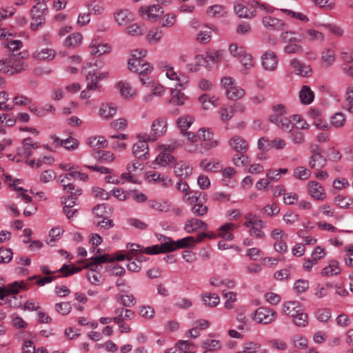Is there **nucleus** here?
<instances>
[{"mask_svg":"<svg viewBox=\"0 0 353 353\" xmlns=\"http://www.w3.org/2000/svg\"><path fill=\"white\" fill-rule=\"evenodd\" d=\"M27 66V64L21 58L15 55L0 60V71L9 74L19 73L25 70Z\"/></svg>","mask_w":353,"mask_h":353,"instance_id":"obj_1","label":"nucleus"},{"mask_svg":"<svg viewBox=\"0 0 353 353\" xmlns=\"http://www.w3.org/2000/svg\"><path fill=\"white\" fill-rule=\"evenodd\" d=\"M168 130V120L164 117L155 119L151 124L150 134H143V138L150 141H155L163 136Z\"/></svg>","mask_w":353,"mask_h":353,"instance_id":"obj_2","label":"nucleus"},{"mask_svg":"<svg viewBox=\"0 0 353 353\" xmlns=\"http://www.w3.org/2000/svg\"><path fill=\"white\" fill-rule=\"evenodd\" d=\"M48 10L47 6L44 3H38L31 8L32 21L30 28L37 30L39 26L46 23L45 11Z\"/></svg>","mask_w":353,"mask_h":353,"instance_id":"obj_3","label":"nucleus"},{"mask_svg":"<svg viewBox=\"0 0 353 353\" xmlns=\"http://www.w3.org/2000/svg\"><path fill=\"white\" fill-rule=\"evenodd\" d=\"M88 179V174L72 170L68 173L60 175L59 178L60 183L63 186V189L66 192L77 189L73 183L66 182V180L70 181L72 179H78L81 181H85Z\"/></svg>","mask_w":353,"mask_h":353,"instance_id":"obj_4","label":"nucleus"},{"mask_svg":"<svg viewBox=\"0 0 353 353\" xmlns=\"http://www.w3.org/2000/svg\"><path fill=\"white\" fill-rule=\"evenodd\" d=\"M276 318V311L267 307H260L254 313V320L260 324L271 323L275 321Z\"/></svg>","mask_w":353,"mask_h":353,"instance_id":"obj_5","label":"nucleus"},{"mask_svg":"<svg viewBox=\"0 0 353 353\" xmlns=\"http://www.w3.org/2000/svg\"><path fill=\"white\" fill-rule=\"evenodd\" d=\"M41 271L47 275H51L57 272L62 274V276L64 277H68V276L76 274L81 270V268L74 266V265H69L64 264L61 268H59L57 271H51L49 269L48 265H41L40 266Z\"/></svg>","mask_w":353,"mask_h":353,"instance_id":"obj_6","label":"nucleus"},{"mask_svg":"<svg viewBox=\"0 0 353 353\" xmlns=\"http://www.w3.org/2000/svg\"><path fill=\"white\" fill-rule=\"evenodd\" d=\"M140 139L135 143L132 147L134 155L139 159H147L148 157V139H143V135H139Z\"/></svg>","mask_w":353,"mask_h":353,"instance_id":"obj_7","label":"nucleus"},{"mask_svg":"<svg viewBox=\"0 0 353 353\" xmlns=\"http://www.w3.org/2000/svg\"><path fill=\"white\" fill-rule=\"evenodd\" d=\"M228 143L234 152L239 154H245L249 148L248 141L239 135L232 136L230 139Z\"/></svg>","mask_w":353,"mask_h":353,"instance_id":"obj_8","label":"nucleus"},{"mask_svg":"<svg viewBox=\"0 0 353 353\" xmlns=\"http://www.w3.org/2000/svg\"><path fill=\"white\" fill-rule=\"evenodd\" d=\"M128 68L130 70L139 74L150 73L152 68L148 63L144 61L143 59H131L128 61Z\"/></svg>","mask_w":353,"mask_h":353,"instance_id":"obj_9","label":"nucleus"},{"mask_svg":"<svg viewBox=\"0 0 353 353\" xmlns=\"http://www.w3.org/2000/svg\"><path fill=\"white\" fill-rule=\"evenodd\" d=\"M146 176L150 182L158 183L165 188L170 187L173 183L172 180L168 175L155 171L148 172Z\"/></svg>","mask_w":353,"mask_h":353,"instance_id":"obj_10","label":"nucleus"},{"mask_svg":"<svg viewBox=\"0 0 353 353\" xmlns=\"http://www.w3.org/2000/svg\"><path fill=\"white\" fill-rule=\"evenodd\" d=\"M262 24L270 30L282 31L285 28L283 20L271 16H265L262 19Z\"/></svg>","mask_w":353,"mask_h":353,"instance_id":"obj_11","label":"nucleus"},{"mask_svg":"<svg viewBox=\"0 0 353 353\" xmlns=\"http://www.w3.org/2000/svg\"><path fill=\"white\" fill-rule=\"evenodd\" d=\"M208 228V226L205 222L196 218L188 219L183 227L184 230L188 234L194 233L199 230L205 231Z\"/></svg>","mask_w":353,"mask_h":353,"instance_id":"obj_12","label":"nucleus"},{"mask_svg":"<svg viewBox=\"0 0 353 353\" xmlns=\"http://www.w3.org/2000/svg\"><path fill=\"white\" fill-rule=\"evenodd\" d=\"M262 66L267 71H274L278 65V58L274 52L268 51L261 57Z\"/></svg>","mask_w":353,"mask_h":353,"instance_id":"obj_13","label":"nucleus"},{"mask_svg":"<svg viewBox=\"0 0 353 353\" xmlns=\"http://www.w3.org/2000/svg\"><path fill=\"white\" fill-rule=\"evenodd\" d=\"M310 195L315 200H323L325 198L324 188L315 181H310L307 184Z\"/></svg>","mask_w":353,"mask_h":353,"instance_id":"obj_14","label":"nucleus"},{"mask_svg":"<svg viewBox=\"0 0 353 353\" xmlns=\"http://www.w3.org/2000/svg\"><path fill=\"white\" fill-rule=\"evenodd\" d=\"M114 313L115 316L113 318V321L117 324H121L125 321H129L134 318V312L124 307H118L114 310Z\"/></svg>","mask_w":353,"mask_h":353,"instance_id":"obj_15","label":"nucleus"},{"mask_svg":"<svg viewBox=\"0 0 353 353\" xmlns=\"http://www.w3.org/2000/svg\"><path fill=\"white\" fill-rule=\"evenodd\" d=\"M38 148L37 143L32 142V139L28 137L23 139L22 146L17 149V154L23 157H29L32 154V149Z\"/></svg>","mask_w":353,"mask_h":353,"instance_id":"obj_16","label":"nucleus"},{"mask_svg":"<svg viewBox=\"0 0 353 353\" xmlns=\"http://www.w3.org/2000/svg\"><path fill=\"white\" fill-rule=\"evenodd\" d=\"M115 21L119 26H126L133 20V14L127 9H121L114 12Z\"/></svg>","mask_w":353,"mask_h":353,"instance_id":"obj_17","label":"nucleus"},{"mask_svg":"<svg viewBox=\"0 0 353 353\" xmlns=\"http://www.w3.org/2000/svg\"><path fill=\"white\" fill-rule=\"evenodd\" d=\"M234 12L240 18H252L256 12L254 10H250L245 4L237 2L234 4Z\"/></svg>","mask_w":353,"mask_h":353,"instance_id":"obj_18","label":"nucleus"},{"mask_svg":"<svg viewBox=\"0 0 353 353\" xmlns=\"http://www.w3.org/2000/svg\"><path fill=\"white\" fill-rule=\"evenodd\" d=\"M55 54L56 52L53 49L46 48L37 50L32 53V57L34 59L37 60L50 61L54 59Z\"/></svg>","mask_w":353,"mask_h":353,"instance_id":"obj_19","label":"nucleus"},{"mask_svg":"<svg viewBox=\"0 0 353 353\" xmlns=\"http://www.w3.org/2000/svg\"><path fill=\"white\" fill-rule=\"evenodd\" d=\"M90 54L94 57H99L101 55L109 53L111 47L108 43H98L97 41H92L90 45Z\"/></svg>","mask_w":353,"mask_h":353,"instance_id":"obj_20","label":"nucleus"},{"mask_svg":"<svg viewBox=\"0 0 353 353\" xmlns=\"http://www.w3.org/2000/svg\"><path fill=\"white\" fill-rule=\"evenodd\" d=\"M174 172L178 176L188 177L192 174V168L188 163L180 161L175 163Z\"/></svg>","mask_w":353,"mask_h":353,"instance_id":"obj_21","label":"nucleus"},{"mask_svg":"<svg viewBox=\"0 0 353 353\" xmlns=\"http://www.w3.org/2000/svg\"><path fill=\"white\" fill-rule=\"evenodd\" d=\"M68 192L70 193V195L67 197H63L61 199V203L64 205L63 208H72L76 203L77 196L81 194L82 190L80 188H77V189L70 190Z\"/></svg>","mask_w":353,"mask_h":353,"instance_id":"obj_22","label":"nucleus"},{"mask_svg":"<svg viewBox=\"0 0 353 353\" xmlns=\"http://www.w3.org/2000/svg\"><path fill=\"white\" fill-rule=\"evenodd\" d=\"M140 10L143 13H145L148 19L152 20H157L163 13V10L159 5H153L148 8H141Z\"/></svg>","mask_w":353,"mask_h":353,"instance_id":"obj_23","label":"nucleus"},{"mask_svg":"<svg viewBox=\"0 0 353 353\" xmlns=\"http://www.w3.org/2000/svg\"><path fill=\"white\" fill-rule=\"evenodd\" d=\"M117 108L112 103L102 104L99 108V115L105 119H112L117 113Z\"/></svg>","mask_w":353,"mask_h":353,"instance_id":"obj_24","label":"nucleus"},{"mask_svg":"<svg viewBox=\"0 0 353 353\" xmlns=\"http://www.w3.org/2000/svg\"><path fill=\"white\" fill-rule=\"evenodd\" d=\"M272 113L269 117V120L271 123L276 122L278 119L285 116L286 108L283 104H277L273 105L272 108Z\"/></svg>","mask_w":353,"mask_h":353,"instance_id":"obj_25","label":"nucleus"},{"mask_svg":"<svg viewBox=\"0 0 353 353\" xmlns=\"http://www.w3.org/2000/svg\"><path fill=\"white\" fill-rule=\"evenodd\" d=\"M301 310L298 301H288L283 304V311L287 315L292 318Z\"/></svg>","mask_w":353,"mask_h":353,"instance_id":"obj_26","label":"nucleus"},{"mask_svg":"<svg viewBox=\"0 0 353 353\" xmlns=\"http://www.w3.org/2000/svg\"><path fill=\"white\" fill-rule=\"evenodd\" d=\"M148 206L159 212H166L171 210V204L167 201L151 199L148 202Z\"/></svg>","mask_w":353,"mask_h":353,"instance_id":"obj_27","label":"nucleus"},{"mask_svg":"<svg viewBox=\"0 0 353 353\" xmlns=\"http://www.w3.org/2000/svg\"><path fill=\"white\" fill-rule=\"evenodd\" d=\"M299 98L302 103L310 104L314 99V94L307 85H303L299 92Z\"/></svg>","mask_w":353,"mask_h":353,"instance_id":"obj_28","label":"nucleus"},{"mask_svg":"<svg viewBox=\"0 0 353 353\" xmlns=\"http://www.w3.org/2000/svg\"><path fill=\"white\" fill-rule=\"evenodd\" d=\"M237 228V225L232 223H226L219 228V236L224 239L231 241L234 239V235L229 231Z\"/></svg>","mask_w":353,"mask_h":353,"instance_id":"obj_29","label":"nucleus"},{"mask_svg":"<svg viewBox=\"0 0 353 353\" xmlns=\"http://www.w3.org/2000/svg\"><path fill=\"white\" fill-rule=\"evenodd\" d=\"M83 37L79 32H74L68 35L65 41L64 45L68 48H76L81 45Z\"/></svg>","mask_w":353,"mask_h":353,"instance_id":"obj_30","label":"nucleus"},{"mask_svg":"<svg viewBox=\"0 0 353 353\" xmlns=\"http://www.w3.org/2000/svg\"><path fill=\"white\" fill-rule=\"evenodd\" d=\"M171 99L170 102L176 105H182L187 101L188 97L181 90L177 89L171 90Z\"/></svg>","mask_w":353,"mask_h":353,"instance_id":"obj_31","label":"nucleus"},{"mask_svg":"<svg viewBox=\"0 0 353 353\" xmlns=\"http://www.w3.org/2000/svg\"><path fill=\"white\" fill-rule=\"evenodd\" d=\"M90 259L92 261L88 262L85 265V267H94L95 268H98V266L101 263L114 261V259L106 254L91 257Z\"/></svg>","mask_w":353,"mask_h":353,"instance_id":"obj_32","label":"nucleus"},{"mask_svg":"<svg viewBox=\"0 0 353 353\" xmlns=\"http://www.w3.org/2000/svg\"><path fill=\"white\" fill-rule=\"evenodd\" d=\"M88 269L86 274V277L88 281L94 285H99L101 283V274L99 272L97 271V268L94 267H85Z\"/></svg>","mask_w":353,"mask_h":353,"instance_id":"obj_33","label":"nucleus"},{"mask_svg":"<svg viewBox=\"0 0 353 353\" xmlns=\"http://www.w3.org/2000/svg\"><path fill=\"white\" fill-rule=\"evenodd\" d=\"M341 272L339 264L336 261H332L330 264L322 270V275L324 276H332L337 275Z\"/></svg>","mask_w":353,"mask_h":353,"instance_id":"obj_34","label":"nucleus"},{"mask_svg":"<svg viewBox=\"0 0 353 353\" xmlns=\"http://www.w3.org/2000/svg\"><path fill=\"white\" fill-rule=\"evenodd\" d=\"M281 39L288 43H300L302 36L297 32L293 31H285L281 34Z\"/></svg>","mask_w":353,"mask_h":353,"instance_id":"obj_35","label":"nucleus"},{"mask_svg":"<svg viewBox=\"0 0 353 353\" xmlns=\"http://www.w3.org/2000/svg\"><path fill=\"white\" fill-rule=\"evenodd\" d=\"M226 97L231 100H236L242 98L245 95V91L243 88L235 85L234 84L228 88L225 92Z\"/></svg>","mask_w":353,"mask_h":353,"instance_id":"obj_36","label":"nucleus"},{"mask_svg":"<svg viewBox=\"0 0 353 353\" xmlns=\"http://www.w3.org/2000/svg\"><path fill=\"white\" fill-rule=\"evenodd\" d=\"M117 86L120 89L121 95L125 98L133 97L137 94L136 90L133 89L128 83L120 81L117 83Z\"/></svg>","mask_w":353,"mask_h":353,"instance_id":"obj_37","label":"nucleus"},{"mask_svg":"<svg viewBox=\"0 0 353 353\" xmlns=\"http://www.w3.org/2000/svg\"><path fill=\"white\" fill-rule=\"evenodd\" d=\"M100 79L101 76H98L97 72H89L86 76L88 81L87 89L88 91L97 90L99 88L98 81Z\"/></svg>","mask_w":353,"mask_h":353,"instance_id":"obj_38","label":"nucleus"},{"mask_svg":"<svg viewBox=\"0 0 353 353\" xmlns=\"http://www.w3.org/2000/svg\"><path fill=\"white\" fill-rule=\"evenodd\" d=\"M326 164V159L322 155H312L310 158L309 165L312 169L321 170Z\"/></svg>","mask_w":353,"mask_h":353,"instance_id":"obj_39","label":"nucleus"},{"mask_svg":"<svg viewBox=\"0 0 353 353\" xmlns=\"http://www.w3.org/2000/svg\"><path fill=\"white\" fill-rule=\"evenodd\" d=\"M14 34L9 38H1L3 39V45L12 51H17L22 48V42L19 40L13 39Z\"/></svg>","mask_w":353,"mask_h":353,"instance_id":"obj_40","label":"nucleus"},{"mask_svg":"<svg viewBox=\"0 0 353 353\" xmlns=\"http://www.w3.org/2000/svg\"><path fill=\"white\" fill-rule=\"evenodd\" d=\"M202 300L205 305L215 307L220 303L219 296L215 293H205L202 295Z\"/></svg>","mask_w":353,"mask_h":353,"instance_id":"obj_41","label":"nucleus"},{"mask_svg":"<svg viewBox=\"0 0 353 353\" xmlns=\"http://www.w3.org/2000/svg\"><path fill=\"white\" fill-rule=\"evenodd\" d=\"M87 143L91 147L94 148H106L108 145V141L105 137L101 136L91 137L88 139Z\"/></svg>","mask_w":353,"mask_h":353,"instance_id":"obj_42","label":"nucleus"},{"mask_svg":"<svg viewBox=\"0 0 353 353\" xmlns=\"http://www.w3.org/2000/svg\"><path fill=\"white\" fill-rule=\"evenodd\" d=\"M194 121V119L188 115L180 117L176 121L178 127L181 130V133H184L188 128L190 127Z\"/></svg>","mask_w":353,"mask_h":353,"instance_id":"obj_43","label":"nucleus"},{"mask_svg":"<svg viewBox=\"0 0 353 353\" xmlns=\"http://www.w3.org/2000/svg\"><path fill=\"white\" fill-rule=\"evenodd\" d=\"M207 13L213 17H222L227 14L226 9L221 5H214L209 7Z\"/></svg>","mask_w":353,"mask_h":353,"instance_id":"obj_44","label":"nucleus"},{"mask_svg":"<svg viewBox=\"0 0 353 353\" xmlns=\"http://www.w3.org/2000/svg\"><path fill=\"white\" fill-rule=\"evenodd\" d=\"M335 61V52L333 50H326L322 52L321 62L324 67L331 65Z\"/></svg>","mask_w":353,"mask_h":353,"instance_id":"obj_45","label":"nucleus"},{"mask_svg":"<svg viewBox=\"0 0 353 353\" xmlns=\"http://www.w3.org/2000/svg\"><path fill=\"white\" fill-rule=\"evenodd\" d=\"M294 323L299 327H305L308 323V316L302 310H300L293 317Z\"/></svg>","mask_w":353,"mask_h":353,"instance_id":"obj_46","label":"nucleus"},{"mask_svg":"<svg viewBox=\"0 0 353 353\" xmlns=\"http://www.w3.org/2000/svg\"><path fill=\"white\" fill-rule=\"evenodd\" d=\"M165 75L167 78H168L169 79L172 81H176V85H179L180 87H183V84L188 83L187 78L184 77L183 79H181L179 77V74L174 70L173 67L168 68L167 72L165 73Z\"/></svg>","mask_w":353,"mask_h":353,"instance_id":"obj_47","label":"nucleus"},{"mask_svg":"<svg viewBox=\"0 0 353 353\" xmlns=\"http://www.w3.org/2000/svg\"><path fill=\"white\" fill-rule=\"evenodd\" d=\"M196 243L194 236H186L176 241L177 249L192 248Z\"/></svg>","mask_w":353,"mask_h":353,"instance_id":"obj_48","label":"nucleus"},{"mask_svg":"<svg viewBox=\"0 0 353 353\" xmlns=\"http://www.w3.org/2000/svg\"><path fill=\"white\" fill-rule=\"evenodd\" d=\"M61 146L67 150H75L79 146V141L74 137H70L62 139Z\"/></svg>","mask_w":353,"mask_h":353,"instance_id":"obj_49","label":"nucleus"},{"mask_svg":"<svg viewBox=\"0 0 353 353\" xmlns=\"http://www.w3.org/2000/svg\"><path fill=\"white\" fill-rule=\"evenodd\" d=\"M174 161V157L168 152H162L156 158L155 161L158 165L165 167Z\"/></svg>","mask_w":353,"mask_h":353,"instance_id":"obj_50","label":"nucleus"},{"mask_svg":"<svg viewBox=\"0 0 353 353\" xmlns=\"http://www.w3.org/2000/svg\"><path fill=\"white\" fill-rule=\"evenodd\" d=\"M290 134L289 136L290 139H291L292 141L295 144H302L305 141V136L304 134L299 130L298 129H295L293 127L290 130Z\"/></svg>","mask_w":353,"mask_h":353,"instance_id":"obj_51","label":"nucleus"},{"mask_svg":"<svg viewBox=\"0 0 353 353\" xmlns=\"http://www.w3.org/2000/svg\"><path fill=\"white\" fill-rule=\"evenodd\" d=\"M6 291H7V296L10 294H16L19 293L20 289L25 288V284L23 281H14L12 283L4 285Z\"/></svg>","mask_w":353,"mask_h":353,"instance_id":"obj_52","label":"nucleus"},{"mask_svg":"<svg viewBox=\"0 0 353 353\" xmlns=\"http://www.w3.org/2000/svg\"><path fill=\"white\" fill-rule=\"evenodd\" d=\"M117 298V301L125 307L133 306L136 303V299L132 294H118Z\"/></svg>","mask_w":353,"mask_h":353,"instance_id":"obj_53","label":"nucleus"},{"mask_svg":"<svg viewBox=\"0 0 353 353\" xmlns=\"http://www.w3.org/2000/svg\"><path fill=\"white\" fill-rule=\"evenodd\" d=\"M191 212L196 216H203L207 214L208 207L198 201L192 207Z\"/></svg>","mask_w":353,"mask_h":353,"instance_id":"obj_54","label":"nucleus"},{"mask_svg":"<svg viewBox=\"0 0 353 353\" xmlns=\"http://www.w3.org/2000/svg\"><path fill=\"white\" fill-rule=\"evenodd\" d=\"M265 222H264L261 225H254L251 227H248L250 228L249 233L252 236H254V238L263 239L265 234L262 231V230L265 228Z\"/></svg>","mask_w":353,"mask_h":353,"instance_id":"obj_55","label":"nucleus"},{"mask_svg":"<svg viewBox=\"0 0 353 353\" xmlns=\"http://www.w3.org/2000/svg\"><path fill=\"white\" fill-rule=\"evenodd\" d=\"M165 242L161 244L163 253L170 252L177 250L176 241L172 240L170 237H164Z\"/></svg>","mask_w":353,"mask_h":353,"instance_id":"obj_56","label":"nucleus"},{"mask_svg":"<svg viewBox=\"0 0 353 353\" xmlns=\"http://www.w3.org/2000/svg\"><path fill=\"white\" fill-rule=\"evenodd\" d=\"M13 257V252L10 248H0V263H8Z\"/></svg>","mask_w":353,"mask_h":353,"instance_id":"obj_57","label":"nucleus"},{"mask_svg":"<svg viewBox=\"0 0 353 353\" xmlns=\"http://www.w3.org/2000/svg\"><path fill=\"white\" fill-rule=\"evenodd\" d=\"M222 294L227 299L224 304L225 307L232 309L233 307L232 303L236 301V294L234 292L223 290Z\"/></svg>","mask_w":353,"mask_h":353,"instance_id":"obj_58","label":"nucleus"},{"mask_svg":"<svg viewBox=\"0 0 353 353\" xmlns=\"http://www.w3.org/2000/svg\"><path fill=\"white\" fill-rule=\"evenodd\" d=\"M316 317L321 322H327L331 318V311L328 308H321L316 312Z\"/></svg>","mask_w":353,"mask_h":353,"instance_id":"obj_59","label":"nucleus"},{"mask_svg":"<svg viewBox=\"0 0 353 353\" xmlns=\"http://www.w3.org/2000/svg\"><path fill=\"white\" fill-rule=\"evenodd\" d=\"M294 175L296 179L300 180H305L310 176L311 172L310 170L301 166L294 169Z\"/></svg>","mask_w":353,"mask_h":353,"instance_id":"obj_60","label":"nucleus"},{"mask_svg":"<svg viewBox=\"0 0 353 353\" xmlns=\"http://www.w3.org/2000/svg\"><path fill=\"white\" fill-rule=\"evenodd\" d=\"M334 203L342 208H348L352 203V201L345 196L338 195L334 198Z\"/></svg>","mask_w":353,"mask_h":353,"instance_id":"obj_61","label":"nucleus"},{"mask_svg":"<svg viewBox=\"0 0 353 353\" xmlns=\"http://www.w3.org/2000/svg\"><path fill=\"white\" fill-rule=\"evenodd\" d=\"M345 121V117L341 112L334 114L331 118V124L336 128L342 127L344 125Z\"/></svg>","mask_w":353,"mask_h":353,"instance_id":"obj_62","label":"nucleus"},{"mask_svg":"<svg viewBox=\"0 0 353 353\" xmlns=\"http://www.w3.org/2000/svg\"><path fill=\"white\" fill-rule=\"evenodd\" d=\"M176 347L181 351H183L184 353H195V351L191 349L192 346H193L192 343H190L188 341L179 340L176 343Z\"/></svg>","mask_w":353,"mask_h":353,"instance_id":"obj_63","label":"nucleus"},{"mask_svg":"<svg viewBox=\"0 0 353 353\" xmlns=\"http://www.w3.org/2000/svg\"><path fill=\"white\" fill-rule=\"evenodd\" d=\"M260 348V344L254 342L246 343L243 350L239 351L236 353H254Z\"/></svg>","mask_w":353,"mask_h":353,"instance_id":"obj_64","label":"nucleus"}]
</instances>
